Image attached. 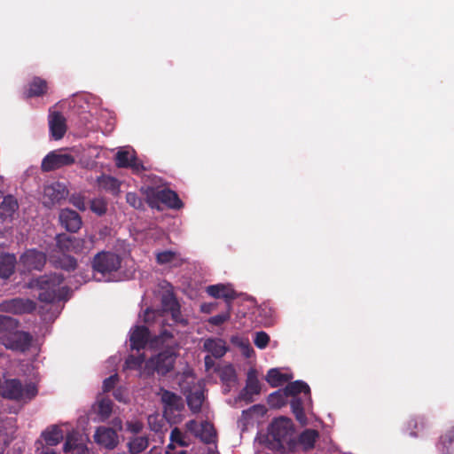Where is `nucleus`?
<instances>
[{"mask_svg":"<svg viewBox=\"0 0 454 454\" xmlns=\"http://www.w3.org/2000/svg\"><path fill=\"white\" fill-rule=\"evenodd\" d=\"M64 281L62 274L53 273L41 276L29 284L30 287H35L40 292L38 300L42 302L52 303L55 301L65 299L68 288L60 286Z\"/></svg>","mask_w":454,"mask_h":454,"instance_id":"nucleus-1","label":"nucleus"},{"mask_svg":"<svg viewBox=\"0 0 454 454\" xmlns=\"http://www.w3.org/2000/svg\"><path fill=\"white\" fill-rule=\"evenodd\" d=\"M0 394L7 400L30 401L37 395L38 389L32 382L23 386L19 379H9L0 382Z\"/></svg>","mask_w":454,"mask_h":454,"instance_id":"nucleus-2","label":"nucleus"},{"mask_svg":"<svg viewBox=\"0 0 454 454\" xmlns=\"http://www.w3.org/2000/svg\"><path fill=\"white\" fill-rule=\"evenodd\" d=\"M75 162V157L67 153V149L53 150L47 153L42 160L41 170L43 173L55 171L64 167L72 166Z\"/></svg>","mask_w":454,"mask_h":454,"instance_id":"nucleus-3","label":"nucleus"},{"mask_svg":"<svg viewBox=\"0 0 454 454\" xmlns=\"http://www.w3.org/2000/svg\"><path fill=\"white\" fill-rule=\"evenodd\" d=\"M121 256L113 252H99L94 256L92 261L94 271L100 273L104 278L108 277L113 272H116L121 268Z\"/></svg>","mask_w":454,"mask_h":454,"instance_id":"nucleus-4","label":"nucleus"},{"mask_svg":"<svg viewBox=\"0 0 454 454\" xmlns=\"http://www.w3.org/2000/svg\"><path fill=\"white\" fill-rule=\"evenodd\" d=\"M294 424L291 419L279 417L270 425V434L280 446L290 444L293 441Z\"/></svg>","mask_w":454,"mask_h":454,"instance_id":"nucleus-5","label":"nucleus"},{"mask_svg":"<svg viewBox=\"0 0 454 454\" xmlns=\"http://www.w3.org/2000/svg\"><path fill=\"white\" fill-rule=\"evenodd\" d=\"M36 309V303L29 298L15 297L0 302V312L13 315L31 314Z\"/></svg>","mask_w":454,"mask_h":454,"instance_id":"nucleus-6","label":"nucleus"},{"mask_svg":"<svg viewBox=\"0 0 454 454\" xmlns=\"http://www.w3.org/2000/svg\"><path fill=\"white\" fill-rule=\"evenodd\" d=\"M0 337L1 343L8 349L25 352L29 349L32 342L30 333L23 331H16Z\"/></svg>","mask_w":454,"mask_h":454,"instance_id":"nucleus-7","label":"nucleus"},{"mask_svg":"<svg viewBox=\"0 0 454 454\" xmlns=\"http://www.w3.org/2000/svg\"><path fill=\"white\" fill-rule=\"evenodd\" d=\"M176 355L171 348L160 352L150 360V364L158 374L166 375L174 368Z\"/></svg>","mask_w":454,"mask_h":454,"instance_id":"nucleus-8","label":"nucleus"},{"mask_svg":"<svg viewBox=\"0 0 454 454\" xmlns=\"http://www.w3.org/2000/svg\"><path fill=\"white\" fill-rule=\"evenodd\" d=\"M56 247L60 254L82 253L85 241L66 233L58 234L55 238Z\"/></svg>","mask_w":454,"mask_h":454,"instance_id":"nucleus-9","label":"nucleus"},{"mask_svg":"<svg viewBox=\"0 0 454 454\" xmlns=\"http://www.w3.org/2000/svg\"><path fill=\"white\" fill-rule=\"evenodd\" d=\"M260 392L261 383L258 380L257 371L254 368H250L247 374L246 386L240 391L239 399L245 401L247 403H253V396L259 395Z\"/></svg>","mask_w":454,"mask_h":454,"instance_id":"nucleus-10","label":"nucleus"},{"mask_svg":"<svg viewBox=\"0 0 454 454\" xmlns=\"http://www.w3.org/2000/svg\"><path fill=\"white\" fill-rule=\"evenodd\" d=\"M20 262L27 270H41L46 263V254L36 249H29L21 254Z\"/></svg>","mask_w":454,"mask_h":454,"instance_id":"nucleus-11","label":"nucleus"},{"mask_svg":"<svg viewBox=\"0 0 454 454\" xmlns=\"http://www.w3.org/2000/svg\"><path fill=\"white\" fill-rule=\"evenodd\" d=\"M95 442L108 450L114 449L119 441L116 431L111 427H99L94 434Z\"/></svg>","mask_w":454,"mask_h":454,"instance_id":"nucleus-12","label":"nucleus"},{"mask_svg":"<svg viewBox=\"0 0 454 454\" xmlns=\"http://www.w3.org/2000/svg\"><path fill=\"white\" fill-rule=\"evenodd\" d=\"M49 129L54 140H59L65 136L67 129V120L60 112L50 113Z\"/></svg>","mask_w":454,"mask_h":454,"instance_id":"nucleus-13","label":"nucleus"},{"mask_svg":"<svg viewBox=\"0 0 454 454\" xmlns=\"http://www.w3.org/2000/svg\"><path fill=\"white\" fill-rule=\"evenodd\" d=\"M61 225L70 232H76L82 227V219L79 214L72 209L64 208L59 213Z\"/></svg>","mask_w":454,"mask_h":454,"instance_id":"nucleus-14","label":"nucleus"},{"mask_svg":"<svg viewBox=\"0 0 454 454\" xmlns=\"http://www.w3.org/2000/svg\"><path fill=\"white\" fill-rule=\"evenodd\" d=\"M160 391V399L166 414L181 411L184 409V403L181 396L169 390L161 389Z\"/></svg>","mask_w":454,"mask_h":454,"instance_id":"nucleus-15","label":"nucleus"},{"mask_svg":"<svg viewBox=\"0 0 454 454\" xmlns=\"http://www.w3.org/2000/svg\"><path fill=\"white\" fill-rule=\"evenodd\" d=\"M150 339V331L144 325H137L130 333V348L139 351L145 348Z\"/></svg>","mask_w":454,"mask_h":454,"instance_id":"nucleus-16","label":"nucleus"},{"mask_svg":"<svg viewBox=\"0 0 454 454\" xmlns=\"http://www.w3.org/2000/svg\"><path fill=\"white\" fill-rule=\"evenodd\" d=\"M145 202L152 209L162 211L165 208L180 209L184 207L183 200H131V206L140 208Z\"/></svg>","mask_w":454,"mask_h":454,"instance_id":"nucleus-17","label":"nucleus"},{"mask_svg":"<svg viewBox=\"0 0 454 454\" xmlns=\"http://www.w3.org/2000/svg\"><path fill=\"white\" fill-rule=\"evenodd\" d=\"M43 196L46 199H67L69 189L66 183L54 181L44 185Z\"/></svg>","mask_w":454,"mask_h":454,"instance_id":"nucleus-18","label":"nucleus"},{"mask_svg":"<svg viewBox=\"0 0 454 454\" xmlns=\"http://www.w3.org/2000/svg\"><path fill=\"white\" fill-rule=\"evenodd\" d=\"M203 349L213 357L221 358L228 351V347L223 339L208 338L203 343Z\"/></svg>","mask_w":454,"mask_h":454,"instance_id":"nucleus-19","label":"nucleus"},{"mask_svg":"<svg viewBox=\"0 0 454 454\" xmlns=\"http://www.w3.org/2000/svg\"><path fill=\"white\" fill-rule=\"evenodd\" d=\"M310 403L311 402L306 400V397H304V395L292 397L290 401L292 412L294 413L296 420L301 426H305L308 423V419L306 417L304 410Z\"/></svg>","mask_w":454,"mask_h":454,"instance_id":"nucleus-20","label":"nucleus"},{"mask_svg":"<svg viewBox=\"0 0 454 454\" xmlns=\"http://www.w3.org/2000/svg\"><path fill=\"white\" fill-rule=\"evenodd\" d=\"M50 262L56 269H61L66 271H74L77 268V260L71 255L67 254H51Z\"/></svg>","mask_w":454,"mask_h":454,"instance_id":"nucleus-21","label":"nucleus"},{"mask_svg":"<svg viewBox=\"0 0 454 454\" xmlns=\"http://www.w3.org/2000/svg\"><path fill=\"white\" fill-rule=\"evenodd\" d=\"M283 394L285 396H300V394H302L306 400L311 402L310 395V388L309 386L302 381V380H295L288 383L286 387L283 389Z\"/></svg>","mask_w":454,"mask_h":454,"instance_id":"nucleus-22","label":"nucleus"},{"mask_svg":"<svg viewBox=\"0 0 454 454\" xmlns=\"http://www.w3.org/2000/svg\"><path fill=\"white\" fill-rule=\"evenodd\" d=\"M17 263L13 254L4 253L0 254V278L8 279L15 271Z\"/></svg>","mask_w":454,"mask_h":454,"instance_id":"nucleus-23","label":"nucleus"},{"mask_svg":"<svg viewBox=\"0 0 454 454\" xmlns=\"http://www.w3.org/2000/svg\"><path fill=\"white\" fill-rule=\"evenodd\" d=\"M207 294L216 299L223 298L226 301H231L236 298L235 291L228 286L218 284L211 285L207 287Z\"/></svg>","mask_w":454,"mask_h":454,"instance_id":"nucleus-24","label":"nucleus"},{"mask_svg":"<svg viewBox=\"0 0 454 454\" xmlns=\"http://www.w3.org/2000/svg\"><path fill=\"white\" fill-rule=\"evenodd\" d=\"M48 83L44 79L35 76L28 84V89L25 92L27 98L42 97L47 93Z\"/></svg>","mask_w":454,"mask_h":454,"instance_id":"nucleus-25","label":"nucleus"},{"mask_svg":"<svg viewBox=\"0 0 454 454\" xmlns=\"http://www.w3.org/2000/svg\"><path fill=\"white\" fill-rule=\"evenodd\" d=\"M293 379L292 374L282 373L279 369L272 368L268 371L265 377L266 381L272 387H278Z\"/></svg>","mask_w":454,"mask_h":454,"instance_id":"nucleus-26","label":"nucleus"},{"mask_svg":"<svg viewBox=\"0 0 454 454\" xmlns=\"http://www.w3.org/2000/svg\"><path fill=\"white\" fill-rule=\"evenodd\" d=\"M42 437L49 446L58 445L64 437L63 431L56 425L48 427L42 433Z\"/></svg>","mask_w":454,"mask_h":454,"instance_id":"nucleus-27","label":"nucleus"},{"mask_svg":"<svg viewBox=\"0 0 454 454\" xmlns=\"http://www.w3.org/2000/svg\"><path fill=\"white\" fill-rule=\"evenodd\" d=\"M136 152L132 148H121L115 154V165L118 168H128L132 160L135 159Z\"/></svg>","mask_w":454,"mask_h":454,"instance_id":"nucleus-28","label":"nucleus"},{"mask_svg":"<svg viewBox=\"0 0 454 454\" xmlns=\"http://www.w3.org/2000/svg\"><path fill=\"white\" fill-rule=\"evenodd\" d=\"M196 437L200 438L203 442L209 444L215 441L216 432L213 426L208 421H203L200 423V429L199 430Z\"/></svg>","mask_w":454,"mask_h":454,"instance_id":"nucleus-29","label":"nucleus"},{"mask_svg":"<svg viewBox=\"0 0 454 454\" xmlns=\"http://www.w3.org/2000/svg\"><path fill=\"white\" fill-rule=\"evenodd\" d=\"M85 202L90 205V209L98 215L101 216L106 214L107 208L106 200H74V205L80 209H84Z\"/></svg>","mask_w":454,"mask_h":454,"instance_id":"nucleus-30","label":"nucleus"},{"mask_svg":"<svg viewBox=\"0 0 454 454\" xmlns=\"http://www.w3.org/2000/svg\"><path fill=\"white\" fill-rule=\"evenodd\" d=\"M98 184L99 188L110 192L113 196L118 195L120 183L116 178L111 176L102 175L98 178Z\"/></svg>","mask_w":454,"mask_h":454,"instance_id":"nucleus-31","label":"nucleus"},{"mask_svg":"<svg viewBox=\"0 0 454 454\" xmlns=\"http://www.w3.org/2000/svg\"><path fill=\"white\" fill-rule=\"evenodd\" d=\"M319 437V433L315 429H306L299 436V442L304 450H311Z\"/></svg>","mask_w":454,"mask_h":454,"instance_id":"nucleus-32","label":"nucleus"},{"mask_svg":"<svg viewBox=\"0 0 454 454\" xmlns=\"http://www.w3.org/2000/svg\"><path fill=\"white\" fill-rule=\"evenodd\" d=\"M149 445V439L146 436H135L130 438L127 447L130 454H139Z\"/></svg>","mask_w":454,"mask_h":454,"instance_id":"nucleus-33","label":"nucleus"},{"mask_svg":"<svg viewBox=\"0 0 454 454\" xmlns=\"http://www.w3.org/2000/svg\"><path fill=\"white\" fill-rule=\"evenodd\" d=\"M18 208V200H2L0 204V218L3 221L12 220L13 214Z\"/></svg>","mask_w":454,"mask_h":454,"instance_id":"nucleus-34","label":"nucleus"},{"mask_svg":"<svg viewBox=\"0 0 454 454\" xmlns=\"http://www.w3.org/2000/svg\"><path fill=\"white\" fill-rule=\"evenodd\" d=\"M204 401L203 393L200 391L192 392L187 396V404L192 412H199L201 410Z\"/></svg>","mask_w":454,"mask_h":454,"instance_id":"nucleus-35","label":"nucleus"},{"mask_svg":"<svg viewBox=\"0 0 454 454\" xmlns=\"http://www.w3.org/2000/svg\"><path fill=\"white\" fill-rule=\"evenodd\" d=\"M440 442L446 454H454V427L441 436Z\"/></svg>","mask_w":454,"mask_h":454,"instance_id":"nucleus-36","label":"nucleus"},{"mask_svg":"<svg viewBox=\"0 0 454 454\" xmlns=\"http://www.w3.org/2000/svg\"><path fill=\"white\" fill-rule=\"evenodd\" d=\"M18 326V319L0 314V333L12 332L16 330Z\"/></svg>","mask_w":454,"mask_h":454,"instance_id":"nucleus-37","label":"nucleus"},{"mask_svg":"<svg viewBox=\"0 0 454 454\" xmlns=\"http://www.w3.org/2000/svg\"><path fill=\"white\" fill-rule=\"evenodd\" d=\"M113 403L110 399L104 398L98 402V413L103 420L108 419L112 413Z\"/></svg>","mask_w":454,"mask_h":454,"instance_id":"nucleus-38","label":"nucleus"},{"mask_svg":"<svg viewBox=\"0 0 454 454\" xmlns=\"http://www.w3.org/2000/svg\"><path fill=\"white\" fill-rule=\"evenodd\" d=\"M162 309L165 311H171L179 306V303L172 293L164 294L161 297Z\"/></svg>","mask_w":454,"mask_h":454,"instance_id":"nucleus-39","label":"nucleus"},{"mask_svg":"<svg viewBox=\"0 0 454 454\" xmlns=\"http://www.w3.org/2000/svg\"><path fill=\"white\" fill-rule=\"evenodd\" d=\"M270 342V336L263 331L256 332L254 339V345L261 349L265 348Z\"/></svg>","mask_w":454,"mask_h":454,"instance_id":"nucleus-40","label":"nucleus"},{"mask_svg":"<svg viewBox=\"0 0 454 454\" xmlns=\"http://www.w3.org/2000/svg\"><path fill=\"white\" fill-rule=\"evenodd\" d=\"M169 440L172 442L177 443L179 446L186 447L188 446V442L184 441V434L178 427H174L171 430Z\"/></svg>","mask_w":454,"mask_h":454,"instance_id":"nucleus-41","label":"nucleus"},{"mask_svg":"<svg viewBox=\"0 0 454 454\" xmlns=\"http://www.w3.org/2000/svg\"><path fill=\"white\" fill-rule=\"evenodd\" d=\"M145 360V356L143 354H140L138 356H129L126 359V364L130 369H138L142 366Z\"/></svg>","mask_w":454,"mask_h":454,"instance_id":"nucleus-42","label":"nucleus"},{"mask_svg":"<svg viewBox=\"0 0 454 454\" xmlns=\"http://www.w3.org/2000/svg\"><path fill=\"white\" fill-rule=\"evenodd\" d=\"M173 334L171 332L164 329L160 332V333L155 336L152 340V344L155 346L163 345L168 340L173 339Z\"/></svg>","mask_w":454,"mask_h":454,"instance_id":"nucleus-43","label":"nucleus"},{"mask_svg":"<svg viewBox=\"0 0 454 454\" xmlns=\"http://www.w3.org/2000/svg\"><path fill=\"white\" fill-rule=\"evenodd\" d=\"M153 199H171V200H174V199H179L178 197V194L168 189V188H161L160 190L157 191L155 196Z\"/></svg>","mask_w":454,"mask_h":454,"instance_id":"nucleus-44","label":"nucleus"},{"mask_svg":"<svg viewBox=\"0 0 454 454\" xmlns=\"http://www.w3.org/2000/svg\"><path fill=\"white\" fill-rule=\"evenodd\" d=\"M176 254L172 251H163L158 253L156 255V261L159 264H166L174 260Z\"/></svg>","mask_w":454,"mask_h":454,"instance_id":"nucleus-45","label":"nucleus"},{"mask_svg":"<svg viewBox=\"0 0 454 454\" xmlns=\"http://www.w3.org/2000/svg\"><path fill=\"white\" fill-rule=\"evenodd\" d=\"M119 381V376L118 374L111 375L110 377L106 378L103 381V391L104 392H109L113 390Z\"/></svg>","mask_w":454,"mask_h":454,"instance_id":"nucleus-46","label":"nucleus"},{"mask_svg":"<svg viewBox=\"0 0 454 454\" xmlns=\"http://www.w3.org/2000/svg\"><path fill=\"white\" fill-rule=\"evenodd\" d=\"M230 319V313L225 312L211 317L208 319L209 324L219 326Z\"/></svg>","mask_w":454,"mask_h":454,"instance_id":"nucleus-47","label":"nucleus"},{"mask_svg":"<svg viewBox=\"0 0 454 454\" xmlns=\"http://www.w3.org/2000/svg\"><path fill=\"white\" fill-rule=\"evenodd\" d=\"M158 317H160V310L146 309L144 312L143 320L146 324H151L154 322Z\"/></svg>","mask_w":454,"mask_h":454,"instance_id":"nucleus-48","label":"nucleus"},{"mask_svg":"<svg viewBox=\"0 0 454 454\" xmlns=\"http://www.w3.org/2000/svg\"><path fill=\"white\" fill-rule=\"evenodd\" d=\"M171 316H172V319L176 322V323H178L184 326L187 325H188V320L185 319L183 315L181 314V311H180V305L176 308L175 309L171 310Z\"/></svg>","mask_w":454,"mask_h":454,"instance_id":"nucleus-49","label":"nucleus"},{"mask_svg":"<svg viewBox=\"0 0 454 454\" xmlns=\"http://www.w3.org/2000/svg\"><path fill=\"white\" fill-rule=\"evenodd\" d=\"M269 403L271 405H278V406H280L281 404L284 403L283 395L281 394L280 390L276 391L270 395Z\"/></svg>","mask_w":454,"mask_h":454,"instance_id":"nucleus-50","label":"nucleus"},{"mask_svg":"<svg viewBox=\"0 0 454 454\" xmlns=\"http://www.w3.org/2000/svg\"><path fill=\"white\" fill-rule=\"evenodd\" d=\"M127 429L133 434H138L143 429V424L140 421H128Z\"/></svg>","mask_w":454,"mask_h":454,"instance_id":"nucleus-51","label":"nucleus"},{"mask_svg":"<svg viewBox=\"0 0 454 454\" xmlns=\"http://www.w3.org/2000/svg\"><path fill=\"white\" fill-rule=\"evenodd\" d=\"M185 427L189 432H191L196 436L199 433V430L200 429V423H198L196 420L192 419L186 422Z\"/></svg>","mask_w":454,"mask_h":454,"instance_id":"nucleus-52","label":"nucleus"},{"mask_svg":"<svg viewBox=\"0 0 454 454\" xmlns=\"http://www.w3.org/2000/svg\"><path fill=\"white\" fill-rule=\"evenodd\" d=\"M129 168H131L135 173H139L145 170L143 163L137 160L136 154L135 159L131 160L130 165H129Z\"/></svg>","mask_w":454,"mask_h":454,"instance_id":"nucleus-53","label":"nucleus"},{"mask_svg":"<svg viewBox=\"0 0 454 454\" xmlns=\"http://www.w3.org/2000/svg\"><path fill=\"white\" fill-rule=\"evenodd\" d=\"M223 380H234L235 379V371L232 367H228L223 372L222 376Z\"/></svg>","mask_w":454,"mask_h":454,"instance_id":"nucleus-54","label":"nucleus"},{"mask_svg":"<svg viewBox=\"0 0 454 454\" xmlns=\"http://www.w3.org/2000/svg\"><path fill=\"white\" fill-rule=\"evenodd\" d=\"M0 199H14L12 194H5V184L0 178Z\"/></svg>","mask_w":454,"mask_h":454,"instance_id":"nucleus-55","label":"nucleus"},{"mask_svg":"<svg viewBox=\"0 0 454 454\" xmlns=\"http://www.w3.org/2000/svg\"><path fill=\"white\" fill-rule=\"evenodd\" d=\"M204 364H205V368L207 371H209L210 369H212L215 365V361L213 359V356L210 355L206 356L204 358Z\"/></svg>","mask_w":454,"mask_h":454,"instance_id":"nucleus-56","label":"nucleus"},{"mask_svg":"<svg viewBox=\"0 0 454 454\" xmlns=\"http://www.w3.org/2000/svg\"><path fill=\"white\" fill-rule=\"evenodd\" d=\"M74 448V444L71 442L70 439L67 438L66 442L64 443L63 451L64 452H69Z\"/></svg>","mask_w":454,"mask_h":454,"instance_id":"nucleus-57","label":"nucleus"},{"mask_svg":"<svg viewBox=\"0 0 454 454\" xmlns=\"http://www.w3.org/2000/svg\"><path fill=\"white\" fill-rule=\"evenodd\" d=\"M114 396L116 400L120 401V402H125L122 398V394L121 392L120 389H117L114 392Z\"/></svg>","mask_w":454,"mask_h":454,"instance_id":"nucleus-58","label":"nucleus"},{"mask_svg":"<svg viewBox=\"0 0 454 454\" xmlns=\"http://www.w3.org/2000/svg\"><path fill=\"white\" fill-rule=\"evenodd\" d=\"M175 442H170L168 445L167 446V451L166 453L168 454V450H175Z\"/></svg>","mask_w":454,"mask_h":454,"instance_id":"nucleus-59","label":"nucleus"},{"mask_svg":"<svg viewBox=\"0 0 454 454\" xmlns=\"http://www.w3.org/2000/svg\"><path fill=\"white\" fill-rule=\"evenodd\" d=\"M231 341L233 343V344H239V337L237 336H232L231 339Z\"/></svg>","mask_w":454,"mask_h":454,"instance_id":"nucleus-60","label":"nucleus"},{"mask_svg":"<svg viewBox=\"0 0 454 454\" xmlns=\"http://www.w3.org/2000/svg\"><path fill=\"white\" fill-rule=\"evenodd\" d=\"M43 454H55V451H53V450L46 451Z\"/></svg>","mask_w":454,"mask_h":454,"instance_id":"nucleus-61","label":"nucleus"}]
</instances>
